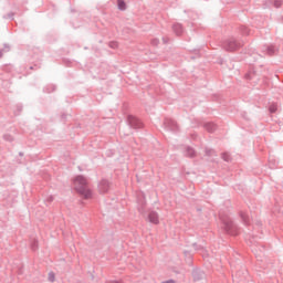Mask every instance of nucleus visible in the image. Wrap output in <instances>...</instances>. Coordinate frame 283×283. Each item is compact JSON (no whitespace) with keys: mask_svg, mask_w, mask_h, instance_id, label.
<instances>
[{"mask_svg":"<svg viewBox=\"0 0 283 283\" xmlns=\"http://www.w3.org/2000/svg\"><path fill=\"white\" fill-rule=\"evenodd\" d=\"M240 218L243 222V224H251V219L249 218V214L244 212H240Z\"/></svg>","mask_w":283,"mask_h":283,"instance_id":"obj_6","label":"nucleus"},{"mask_svg":"<svg viewBox=\"0 0 283 283\" xmlns=\"http://www.w3.org/2000/svg\"><path fill=\"white\" fill-rule=\"evenodd\" d=\"M274 8H282V0H274Z\"/></svg>","mask_w":283,"mask_h":283,"instance_id":"obj_13","label":"nucleus"},{"mask_svg":"<svg viewBox=\"0 0 283 283\" xmlns=\"http://www.w3.org/2000/svg\"><path fill=\"white\" fill-rule=\"evenodd\" d=\"M217 124H213V130L216 132Z\"/></svg>","mask_w":283,"mask_h":283,"instance_id":"obj_17","label":"nucleus"},{"mask_svg":"<svg viewBox=\"0 0 283 283\" xmlns=\"http://www.w3.org/2000/svg\"><path fill=\"white\" fill-rule=\"evenodd\" d=\"M221 158L222 160H224L226 163H231L232 158L231 155L229 153H222L221 154Z\"/></svg>","mask_w":283,"mask_h":283,"instance_id":"obj_7","label":"nucleus"},{"mask_svg":"<svg viewBox=\"0 0 283 283\" xmlns=\"http://www.w3.org/2000/svg\"><path fill=\"white\" fill-rule=\"evenodd\" d=\"M213 101H214V103H222V97H220V95L214 94Z\"/></svg>","mask_w":283,"mask_h":283,"instance_id":"obj_12","label":"nucleus"},{"mask_svg":"<svg viewBox=\"0 0 283 283\" xmlns=\"http://www.w3.org/2000/svg\"><path fill=\"white\" fill-rule=\"evenodd\" d=\"M269 112H270V114H275L277 112V104L276 103H272L269 106Z\"/></svg>","mask_w":283,"mask_h":283,"instance_id":"obj_8","label":"nucleus"},{"mask_svg":"<svg viewBox=\"0 0 283 283\" xmlns=\"http://www.w3.org/2000/svg\"><path fill=\"white\" fill-rule=\"evenodd\" d=\"M74 189L77 191V193H81L86 200H90V198H92V190L90 189V185L87 184V179L85 177H75Z\"/></svg>","mask_w":283,"mask_h":283,"instance_id":"obj_1","label":"nucleus"},{"mask_svg":"<svg viewBox=\"0 0 283 283\" xmlns=\"http://www.w3.org/2000/svg\"><path fill=\"white\" fill-rule=\"evenodd\" d=\"M239 30H240L241 34H243V35H249V28H247V27H244V25H241V27L239 28Z\"/></svg>","mask_w":283,"mask_h":283,"instance_id":"obj_10","label":"nucleus"},{"mask_svg":"<svg viewBox=\"0 0 283 283\" xmlns=\"http://www.w3.org/2000/svg\"><path fill=\"white\" fill-rule=\"evenodd\" d=\"M220 220L223 222V230L228 235H238L240 233V228H238L231 218L222 217V213H219Z\"/></svg>","mask_w":283,"mask_h":283,"instance_id":"obj_2","label":"nucleus"},{"mask_svg":"<svg viewBox=\"0 0 283 283\" xmlns=\"http://www.w3.org/2000/svg\"><path fill=\"white\" fill-rule=\"evenodd\" d=\"M244 45L243 41H238L234 38H230L221 43V46L226 52H237Z\"/></svg>","mask_w":283,"mask_h":283,"instance_id":"obj_3","label":"nucleus"},{"mask_svg":"<svg viewBox=\"0 0 283 283\" xmlns=\"http://www.w3.org/2000/svg\"><path fill=\"white\" fill-rule=\"evenodd\" d=\"M266 54L269 56H275V54H277V48H275L274 45H270L266 48Z\"/></svg>","mask_w":283,"mask_h":283,"instance_id":"obj_5","label":"nucleus"},{"mask_svg":"<svg viewBox=\"0 0 283 283\" xmlns=\"http://www.w3.org/2000/svg\"><path fill=\"white\" fill-rule=\"evenodd\" d=\"M54 279H55L54 273H53V272H50V273H49V281H50V282H54Z\"/></svg>","mask_w":283,"mask_h":283,"instance_id":"obj_14","label":"nucleus"},{"mask_svg":"<svg viewBox=\"0 0 283 283\" xmlns=\"http://www.w3.org/2000/svg\"><path fill=\"white\" fill-rule=\"evenodd\" d=\"M102 191H107V189H105V188H102Z\"/></svg>","mask_w":283,"mask_h":283,"instance_id":"obj_19","label":"nucleus"},{"mask_svg":"<svg viewBox=\"0 0 283 283\" xmlns=\"http://www.w3.org/2000/svg\"><path fill=\"white\" fill-rule=\"evenodd\" d=\"M117 6L119 10H126L127 4H125V1L123 0H117Z\"/></svg>","mask_w":283,"mask_h":283,"instance_id":"obj_9","label":"nucleus"},{"mask_svg":"<svg viewBox=\"0 0 283 283\" xmlns=\"http://www.w3.org/2000/svg\"><path fill=\"white\" fill-rule=\"evenodd\" d=\"M148 220H149V222H151V224H158V222H159L158 212H150L148 214Z\"/></svg>","mask_w":283,"mask_h":283,"instance_id":"obj_4","label":"nucleus"},{"mask_svg":"<svg viewBox=\"0 0 283 283\" xmlns=\"http://www.w3.org/2000/svg\"><path fill=\"white\" fill-rule=\"evenodd\" d=\"M112 48H118V43L113 42V43H112Z\"/></svg>","mask_w":283,"mask_h":283,"instance_id":"obj_15","label":"nucleus"},{"mask_svg":"<svg viewBox=\"0 0 283 283\" xmlns=\"http://www.w3.org/2000/svg\"><path fill=\"white\" fill-rule=\"evenodd\" d=\"M253 76H255V71L249 72V73L245 74V78H247L248 81H251V78H253Z\"/></svg>","mask_w":283,"mask_h":283,"instance_id":"obj_11","label":"nucleus"},{"mask_svg":"<svg viewBox=\"0 0 283 283\" xmlns=\"http://www.w3.org/2000/svg\"><path fill=\"white\" fill-rule=\"evenodd\" d=\"M219 65H222V60L219 61Z\"/></svg>","mask_w":283,"mask_h":283,"instance_id":"obj_18","label":"nucleus"},{"mask_svg":"<svg viewBox=\"0 0 283 283\" xmlns=\"http://www.w3.org/2000/svg\"><path fill=\"white\" fill-rule=\"evenodd\" d=\"M164 283H174V281H166V282H164Z\"/></svg>","mask_w":283,"mask_h":283,"instance_id":"obj_16","label":"nucleus"}]
</instances>
